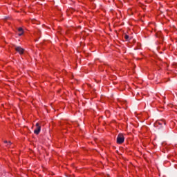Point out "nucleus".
<instances>
[{"instance_id": "1", "label": "nucleus", "mask_w": 177, "mask_h": 177, "mask_svg": "<svg viewBox=\"0 0 177 177\" xmlns=\"http://www.w3.org/2000/svg\"><path fill=\"white\" fill-rule=\"evenodd\" d=\"M125 140V138H124V135L122 133H120L117 137V143L118 145H122V143H124Z\"/></svg>"}, {"instance_id": "2", "label": "nucleus", "mask_w": 177, "mask_h": 177, "mask_svg": "<svg viewBox=\"0 0 177 177\" xmlns=\"http://www.w3.org/2000/svg\"><path fill=\"white\" fill-rule=\"evenodd\" d=\"M39 132H41V124L37 123L36 129L34 130V133H35V135H39Z\"/></svg>"}, {"instance_id": "3", "label": "nucleus", "mask_w": 177, "mask_h": 177, "mask_svg": "<svg viewBox=\"0 0 177 177\" xmlns=\"http://www.w3.org/2000/svg\"><path fill=\"white\" fill-rule=\"evenodd\" d=\"M15 50H16V52H18V53H19V55H23V53H24V49L20 46L16 47Z\"/></svg>"}, {"instance_id": "4", "label": "nucleus", "mask_w": 177, "mask_h": 177, "mask_svg": "<svg viewBox=\"0 0 177 177\" xmlns=\"http://www.w3.org/2000/svg\"><path fill=\"white\" fill-rule=\"evenodd\" d=\"M18 32H19L18 35L19 37H21V35H23V34H24V30H23L22 28H18Z\"/></svg>"}, {"instance_id": "5", "label": "nucleus", "mask_w": 177, "mask_h": 177, "mask_svg": "<svg viewBox=\"0 0 177 177\" xmlns=\"http://www.w3.org/2000/svg\"><path fill=\"white\" fill-rule=\"evenodd\" d=\"M156 124V125H162V124L165 125V122L164 120L157 121Z\"/></svg>"}, {"instance_id": "6", "label": "nucleus", "mask_w": 177, "mask_h": 177, "mask_svg": "<svg viewBox=\"0 0 177 177\" xmlns=\"http://www.w3.org/2000/svg\"><path fill=\"white\" fill-rule=\"evenodd\" d=\"M4 143H7V146H10L12 145V142L8 141H4Z\"/></svg>"}, {"instance_id": "7", "label": "nucleus", "mask_w": 177, "mask_h": 177, "mask_svg": "<svg viewBox=\"0 0 177 177\" xmlns=\"http://www.w3.org/2000/svg\"><path fill=\"white\" fill-rule=\"evenodd\" d=\"M124 38H125V39L128 40V39H129V36L127 35H125Z\"/></svg>"}]
</instances>
